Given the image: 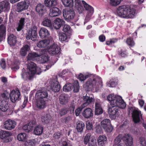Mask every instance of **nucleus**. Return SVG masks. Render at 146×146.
<instances>
[{
	"label": "nucleus",
	"instance_id": "f257e3e1",
	"mask_svg": "<svg viewBox=\"0 0 146 146\" xmlns=\"http://www.w3.org/2000/svg\"><path fill=\"white\" fill-rule=\"evenodd\" d=\"M107 99L111 106L108 109V113L111 119H114L119 114L120 111L119 110V108L123 109L125 108L126 104L121 96H116L114 94L109 95L107 96Z\"/></svg>",
	"mask_w": 146,
	"mask_h": 146
},
{
	"label": "nucleus",
	"instance_id": "f03ea898",
	"mask_svg": "<svg viewBox=\"0 0 146 146\" xmlns=\"http://www.w3.org/2000/svg\"><path fill=\"white\" fill-rule=\"evenodd\" d=\"M27 64V71L24 68L22 70L21 73L22 78L25 81L31 80L35 74L39 75L42 70L39 67H37L36 65L32 62H28Z\"/></svg>",
	"mask_w": 146,
	"mask_h": 146
},
{
	"label": "nucleus",
	"instance_id": "7ed1b4c3",
	"mask_svg": "<svg viewBox=\"0 0 146 146\" xmlns=\"http://www.w3.org/2000/svg\"><path fill=\"white\" fill-rule=\"evenodd\" d=\"M135 9L131 6L122 5L119 7L117 13L119 17L124 18L133 17L135 14Z\"/></svg>",
	"mask_w": 146,
	"mask_h": 146
},
{
	"label": "nucleus",
	"instance_id": "20e7f679",
	"mask_svg": "<svg viewBox=\"0 0 146 146\" xmlns=\"http://www.w3.org/2000/svg\"><path fill=\"white\" fill-rule=\"evenodd\" d=\"M123 137V140L127 146H133V142L131 136L129 134H125L123 136L119 134L114 140V143L115 145H118L121 142Z\"/></svg>",
	"mask_w": 146,
	"mask_h": 146
},
{
	"label": "nucleus",
	"instance_id": "39448f33",
	"mask_svg": "<svg viewBox=\"0 0 146 146\" xmlns=\"http://www.w3.org/2000/svg\"><path fill=\"white\" fill-rule=\"evenodd\" d=\"M63 16L65 20L74 24L78 20L77 16L75 15L74 11L72 9H64L63 11Z\"/></svg>",
	"mask_w": 146,
	"mask_h": 146
},
{
	"label": "nucleus",
	"instance_id": "423d86ee",
	"mask_svg": "<svg viewBox=\"0 0 146 146\" xmlns=\"http://www.w3.org/2000/svg\"><path fill=\"white\" fill-rule=\"evenodd\" d=\"M86 85L88 88L90 89H98L101 88L103 86L101 79L99 77L89 78L86 82Z\"/></svg>",
	"mask_w": 146,
	"mask_h": 146
},
{
	"label": "nucleus",
	"instance_id": "0eeeda50",
	"mask_svg": "<svg viewBox=\"0 0 146 146\" xmlns=\"http://www.w3.org/2000/svg\"><path fill=\"white\" fill-rule=\"evenodd\" d=\"M37 27L35 26H33L28 32L27 34L26 38L27 40L31 39L33 41H35L37 39Z\"/></svg>",
	"mask_w": 146,
	"mask_h": 146
},
{
	"label": "nucleus",
	"instance_id": "6e6552de",
	"mask_svg": "<svg viewBox=\"0 0 146 146\" xmlns=\"http://www.w3.org/2000/svg\"><path fill=\"white\" fill-rule=\"evenodd\" d=\"M101 125L105 130L108 132H111L113 128L111 124L110 120L109 119H105L101 122Z\"/></svg>",
	"mask_w": 146,
	"mask_h": 146
},
{
	"label": "nucleus",
	"instance_id": "1a4fd4ad",
	"mask_svg": "<svg viewBox=\"0 0 146 146\" xmlns=\"http://www.w3.org/2000/svg\"><path fill=\"white\" fill-rule=\"evenodd\" d=\"M30 4L29 0H25L18 3L17 4V11L21 12L27 9L28 8Z\"/></svg>",
	"mask_w": 146,
	"mask_h": 146
},
{
	"label": "nucleus",
	"instance_id": "9d476101",
	"mask_svg": "<svg viewBox=\"0 0 146 146\" xmlns=\"http://www.w3.org/2000/svg\"><path fill=\"white\" fill-rule=\"evenodd\" d=\"M83 99L84 102L82 105L85 107L90 104H91L94 101V99L92 95H89L86 94L84 95Z\"/></svg>",
	"mask_w": 146,
	"mask_h": 146
},
{
	"label": "nucleus",
	"instance_id": "9b49d317",
	"mask_svg": "<svg viewBox=\"0 0 146 146\" xmlns=\"http://www.w3.org/2000/svg\"><path fill=\"white\" fill-rule=\"evenodd\" d=\"M48 85L49 88L54 92H58L60 88V85L58 82L55 80H50Z\"/></svg>",
	"mask_w": 146,
	"mask_h": 146
},
{
	"label": "nucleus",
	"instance_id": "f8f14e48",
	"mask_svg": "<svg viewBox=\"0 0 146 146\" xmlns=\"http://www.w3.org/2000/svg\"><path fill=\"white\" fill-rule=\"evenodd\" d=\"M16 125L15 121L8 119L4 122L3 126L6 129L11 130L14 129Z\"/></svg>",
	"mask_w": 146,
	"mask_h": 146
},
{
	"label": "nucleus",
	"instance_id": "ddd939ff",
	"mask_svg": "<svg viewBox=\"0 0 146 146\" xmlns=\"http://www.w3.org/2000/svg\"><path fill=\"white\" fill-rule=\"evenodd\" d=\"M21 94L19 90L16 91H12L10 93V99L13 103H15L18 100H19Z\"/></svg>",
	"mask_w": 146,
	"mask_h": 146
},
{
	"label": "nucleus",
	"instance_id": "4468645a",
	"mask_svg": "<svg viewBox=\"0 0 146 146\" xmlns=\"http://www.w3.org/2000/svg\"><path fill=\"white\" fill-rule=\"evenodd\" d=\"M60 48L57 45L53 44L50 46L48 51L50 55H54L58 54L60 51Z\"/></svg>",
	"mask_w": 146,
	"mask_h": 146
},
{
	"label": "nucleus",
	"instance_id": "2eb2a0df",
	"mask_svg": "<svg viewBox=\"0 0 146 146\" xmlns=\"http://www.w3.org/2000/svg\"><path fill=\"white\" fill-rule=\"evenodd\" d=\"M132 116L133 121L135 123H137L140 121L142 115L141 111L138 109H134L133 110Z\"/></svg>",
	"mask_w": 146,
	"mask_h": 146
},
{
	"label": "nucleus",
	"instance_id": "dca6fc26",
	"mask_svg": "<svg viewBox=\"0 0 146 146\" xmlns=\"http://www.w3.org/2000/svg\"><path fill=\"white\" fill-rule=\"evenodd\" d=\"M9 1L5 0L0 2V13L2 12H7L9 9Z\"/></svg>",
	"mask_w": 146,
	"mask_h": 146
},
{
	"label": "nucleus",
	"instance_id": "f3484780",
	"mask_svg": "<svg viewBox=\"0 0 146 146\" xmlns=\"http://www.w3.org/2000/svg\"><path fill=\"white\" fill-rule=\"evenodd\" d=\"M48 94L46 90H38L35 95L37 99H44L47 100Z\"/></svg>",
	"mask_w": 146,
	"mask_h": 146
},
{
	"label": "nucleus",
	"instance_id": "a211bd4d",
	"mask_svg": "<svg viewBox=\"0 0 146 146\" xmlns=\"http://www.w3.org/2000/svg\"><path fill=\"white\" fill-rule=\"evenodd\" d=\"M36 10L39 16L41 17H42L46 11L45 7L41 4H38L37 5Z\"/></svg>",
	"mask_w": 146,
	"mask_h": 146
},
{
	"label": "nucleus",
	"instance_id": "6ab92c4d",
	"mask_svg": "<svg viewBox=\"0 0 146 146\" xmlns=\"http://www.w3.org/2000/svg\"><path fill=\"white\" fill-rule=\"evenodd\" d=\"M11 135L12 133L10 132L6 131H2L0 133V138L4 139L5 142H8L9 141V137Z\"/></svg>",
	"mask_w": 146,
	"mask_h": 146
},
{
	"label": "nucleus",
	"instance_id": "aec40b11",
	"mask_svg": "<svg viewBox=\"0 0 146 146\" xmlns=\"http://www.w3.org/2000/svg\"><path fill=\"white\" fill-rule=\"evenodd\" d=\"M46 100L41 99H38L36 103V106L37 108L40 109L45 108L46 105Z\"/></svg>",
	"mask_w": 146,
	"mask_h": 146
},
{
	"label": "nucleus",
	"instance_id": "412c9836",
	"mask_svg": "<svg viewBox=\"0 0 146 146\" xmlns=\"http://www.w3.org/2000/svg\"><path fill=\"white\" fill-rule=\"evenodd\" d=\"M93 111L91 109L87 108L85 109L82 112V115L86 118H89L93 116Z\"/></svg>",
	"mask_w": 146,
	"mask_h": 146
},
{
	"label": "nucleus",
	"instance_id": "4be33fe9",
	"mask_svg": "<svg viewBox=\"0 0 146 146\" xmlns=\"http://www.w3.org/2000/svg\"><path fill=\"white\" fill-rule=\"evenodd\" d=\"M74 6L79 14L83 12V8L81 5V2L80 0H74Z\"/></svg>",
	"mask_w": 146,
	"mask_h": 146
},
{
	"label": "nucleus",
	"instance_id": "5701e85b",
	"mask_svg": "<svg viewBox=\"0 0 146 146\" xmlns=\"http://www.w3.org/2000/svg\"><path fill=\"white\" fill-rule=\"evenodd\" d=\"M64 23V21L62 19L57 18L54 21L53 27L56 29H59Z\"/></svg>",
	"mask_w": 146,
	"mask_h": 146
},
{
	"label": "nucleus",
	"instance_id": "b1692460",
	"mask_svg": "<svg viewBox=\"0 0 146 146\" xmlns=\"http://www.w3.org/2000/svg\"><path fill=\"white\" fill-rule=\"evenodd\" d=\"M39 35L41 38H43L49 36L50 34L47 29L43 27L40 29L39 32Z\"/></svg>",
	"mask_w": 146,
	"mask_h": 146
},
{
	"label": "nucleus",
	"instance_id": "393cba45",
	"mask_svg": "<svg viewBox=\"0 0 146 146\" xmlns=\"http://www.w3.org/2000/svg\"><path fill=\"white\" fill-rule=\"evenodd\" d=\"M95 115H99L102 114L103 112V111L100 102L98 101H96L95 103Z\"/></svg>",
	"mask_w": 146,
	"mask_h": 146
},
{
	"label": "nucleus",
	"instance_id": "a878e982",
	"mask_svg": "<svg viewBox=\"0 0 146 146\" xmlns=\"http://www.w3.org/2000/svg\"><path fill=\"white\" fill-rule=\"evenodd\" d=\"M7 41L10 45H15L17 42L16 37L13 34L10 35L8 37Z\"/></svg>",
	"mask_w": 146,
	"mask_h": 146
},
{
	"label": "nucleus",
	"instance_id": "bb28decb",
	"mask_svg": "<svg viewBox=\"0 0 146 146\" xmlns=\"http://www.w3.org/2000/svg\"><path fill=\"white\" fill-rule=\"evenodd\" d=\"M61 13V11L59 9L56 7H53L50 10V13H49L51 17H55L59 16Z\"/></svg>",
	"mask_w": 146,
	"mask_h": 146
},
{
	"label": "nucleus",
	"instance_id": "cd10ccee",
	"mask_svg": "<svg viewBox=\"0 0 146 146\" xmlns=\"http://www.w3.org/2000/svg\"><path fill=\"white\" fill-rule=\"evenodd\" d=\"M8 102L5 100H0V109L3 112L6 111L9 109Z\"/></svg>",
	"mask_w": 146,
	"mask_h": 146
},
{
	"label": "nucleus",
	"instance_id": "c85d7f7f",
	"mask_svg": "<svg viewBox=\"0 0 146 146\" xmlns=\"http://www.w3.org/2000/svg\"><path fill=\"white\" fill-rule=\"evenodd\" d=\"M57 0H45V6L50 8L55 6L57 4Z\"/></svg>",
	"mask_w": 146,
	"mask_h": 146
},
{
	"label": "nucleus",
	"instance_id": "c756f323",
	"mask_svg": "<svg viewBox=\"0 0 146 146\" xmlns=\"http://www.w3.org/2000/svg\"><path fill=\"white\" fill-rule=\"evenodd\" d=\"M60 103L62 105L66 104L67 103L69 98L67 96L64 94H61L59 98Z\"/></svg>",
	"mask_w": 146,
	"mask_h": 146
},
{
	"label": "nucleus",
	"instance_id": "7c9ffc66",
	"mask_svg": "<svg viewBox=\"0 0 146 146\" xmlns=\"http://www.w3.org/2000/svg\"><path fill=\"white\" fill-rule=\"evenodd\" d=\"M51 117L48 113H46L41 117L42 122L44 124L48 123L51 120Z\"/></svg>",
	"mask_w": 146,
	"mask_h": 146
},
{
	"label": "nucleus",
	"instance_id": "2f4dec72",
	"mask_svg": "<svg viewBox=\"0 0 146 146\" xmlns=\"http://www.w3.org/2000/svg\"><path fill=\"white\" fill-rule=\"evenodd\" d=\"M43 129V127L41 126H36L35 128L33 133L36 135H40L42 134Z\"/></svg>",
	"mask_w": 146,
	"mask_h": 146
},
{
	"label": "nucleus",
	"instance_id": "473e14b6",
	"mask_svg": "<svg viewBox=\"0 0 146 146\" xmlns=\"http://www.w3.org/2000/svg\"><path fill=\"white\" fill-rule=\"evenodd\" d=\"M6 31V26L3 25L0 26V42L2 38L5 35Z\"/></svg>",
	"mask_w": 146,
	"mask_h": 146
},
{
	"label": "nucleus",
	"instance_id": "72a5a7b5",
	"mask_svg": "<svg viewBox=\"0 0 146 146\" xmlns=\"http://www.w3.org/2000/svg\"><path fill=\"white\" fill-rule=\"evenodd\" d=\"M39 57V55L38 53L33 52L29 53L28 54L27 57V60H36V58Z\"/></svg>",
	"mask_w": 146,
	"mask_h": 146
},
{
	"label": "nucleus",
	"instance_id": "f704fd0d",
	"mask_svg": "<svg viewBox=\"0 0 146 146\" xmlns=\"http://www.w3.org/2000/svg\"><path fill=\"white\" fill-rule=\"evenodd\" d=\"M85 128L84 123L82 121H78L77 122L76 129L78 132L80 133L83 131Z\"/></svg>",
	"mask_w": 146,
	"mask_h": 146
},
{
	"label": "nucleus",
	"instance_id": "c9c22d12",
	"mask_svg": "<svg viewBox=\"0 0 146 146\" xmlns=\"http://www.w3.org/2000/svg\"><path fill=\"white\" fill-rule=\"evenodd\" d=\"M49 43V41L47 40H41L37 44V46L39 48H43L47 46Z\"/></svg>",
	"mask_w": 146,
	"mask_h": 146
},
{
	"label": "nucleus",
	"instance_id": "e433bc0d",
	"mask_svg": "<svg viewBox=\"0 0 146 146\" xmlns=\"http://www.w3.org/2000/svg\"><path fill=\"white\" fill-rule=\"evenodd\" d=\"M83 3L85 9L88 11V14H93L94 12L93 8L84 1H83Z\"/></svg>",
	"mask_w": 146,
	"mask_h": 146
},
{
	"label": "nucleus",
	"instance_id": "4c0bfd02",
	"mask_svg": "<svg viewBox=\"0 0 146 146\" xmlns=\"http://www.w3.org/2000/svg\"><path fill=\"white\" fill-rule=\"evenodd\" d=\"M30 50V46L28 45H25L23 46L20 50V54L23 56H25L27 54V52Z\"/></svg>",
	"mask_w": 146,
	"mask_h": 146
},
{
	"label": "nucleus",
	"instance_id": "58836bf2",
	"mask_svg": "<svg viewBox=\"0 0 146 146\" xmlns=\"http://www.w3.org/2000/svg\"><path fill=\"white\" fill-rule=\"evenodd\" d=\"M62 1L66 7H72L74 5L73 0H62Z\"/></svg>",
	"mask_w": 146,
	"mask_h": 146
},
{
	"label": "nucleus",
	"instance_id": "ea45409f",
	"mask_svg": "<svg viewBox=\"0 0 146 146\" xmlns=\"http://www.w3.org/2000/svg\"><path fill=\"white\" fill-rule=\"evenodd\" d=\"M107 140L106 137L104 135H100L98 138V143L100 146H103L104 144V142Z\"/></svg>",
	"mask_w": 146,
	"mask_h": 146
},
{
	"label": "nucleus",
	"instance_id": "a19ab883",
	"mask_svg": "<svg viewBox=\"0 0 146 146\" xmlns=\"http://www.w3.org/2000/svg\"><path fill=\"white\" fill-rule=\"evenodd\" d=\"M41 24L44 27H50L52 25V23L50 20L45 17L43 19Z\"/></svg>",
	"mask_w": 146,
	"mask_h": 146
},
{
	"label": "nucleus",
	"instance_id": "79ce46f5",
	"mask_svg": "<svg viewBox=\"0 0 146 146\" xmlns=\"http://www.w3.org/2000/svg\"><path fill=\"white\" fill-rule=\"evenodd\" d=\"M91 138L94 139V138L93 137L91 136V133H87L84 139V143L86 145L88 143H89L90 141L91 140Z\"/></svg>",
	"mask_w": 146,
	"mask_h": 146
},
{
	"label": "nucleus",
	"instance_id": "37998d69",
	"mask_svg": "<svg viewBox=\"0 0 146 146\" xmlns=\"http://www.w3.org/2000/svg\"><path fill=\"white\" fill-rule=\"evenodd\" d=\"M73 88V86L71 83H69L66 84L63 87V90L68 92L70 91Z\"/></svg>",
	"mask_w": 146,
	"mask_h": 146
},
{
	"label": "nucleus",
	"instance_id": "c03bdc74",
	"mask_svg": "<svg viewBox=\"0 0 146 146\" xmlns=\"http://www.w3.org/2000/svg\"><path fill=\"white\" fill-rule=\"evenodd\" d=\"M25 20V19L24 18H22L20 20L18 26L17 28V31H20L23 28L24 25Z\"/></svg>",
	"mask_w": 146,
	"mask_h": 146
},
{
	"label": "nucleus",
	"instance_id": "a18cd8bd",
	"mask_svg": "<svg viewBox=\"0 0 146 146\" xmlns=\"http://www.w3.org/2000/svg\"><path fill=\"white\" fill-rule=\"evenodd\" d=\"M123 0H110V4L111 6L116 7L119 5Z\"/></svg>",
	"mask_w": 146,
	"mask_h": 146
},
{
	"label": "nucleus",
	"instance_id": "49530a36",
	"mask_svg": "<svg viewBox=\"0 0 146 146\" xmlns=\"http://www.w3.org/2000/svg\"><path fill=\"white\" fill-rule=\"evenodd\" d=\"M67 135L68 138L72 140L76 138V133L72 130L68 131Z\"/></svg>",
	"mask_w": 146,
	"mask_h": 146
},
{
	"label": "nucleus",
	"instance_id": "de8ad7c7",
	"mask_svg": "<svg viewBox=\"0 0 146 146\" xmlns=\"http://www.w3.org/2000/svg\"><path fill=\"white\" fill-rule=\"evenodd\" d=\"M26 135L25 133H20L17 135V139L19 141H24L26 138Z\"/></svg>",
	"mask_w": 146,
	"mask_h": 146
},
{
	"label": "nucleus",
	"instance_id": "09e8293b",
	"mask_svg": "<svg viewBox=\"0 0 146 146\" xmlns=\"http://www.w3.org/2000/svg\"><path fill=\"white\" fill-rule=\"evenodd\" d=\"M68 112L67 109L65 108H63L60 110L58 111V114L60 116H62L66 114Z\"/></svg>",
	"mask_w": 146,
	"mask_h": 146
},
{
	"label": "nucleus",
	"instance_id": "8fccbe9b",
	"mask_svg": "<svg viewBox=\"0 0 146 146\" xmlns=\"http://www.w3.org/2000/svg\"><path fill=\"white\" fill-rule=\"evenodd\" d=\"M73 91L75 92H77L79 91V87L78 82L76 80L74 82V84L73 86Z\"/></svg>",
	"mask_w": 146,
	"mask_h": 146
},
{
	"label": "nucleus",
	"instance_id": "3c124183",
	"mask_svg": "<svg viewBox=\"0 0 146 146\" xmlns=\"http://www.w3.org/2000/svg\"><path fill=\"white\" fill-rule=\"evenodd\" d=\"M59 40L61 41L66 40L67 39L66 35L64 33H61L59 34Z\"/></svg>",
	"mask_w": 146,
	"mask_h": 146
},
{
	"label": "nucleus",
	"instance_id": "603ef678",
	"mask_svg": "<svg viewBox=\"0 0 146 146\" xmlns=\"http://www.w3.org/2000/svg\"><path fill=\"white\" fill-rule=\"evenodd\" d=\"M63 31L65 33H68L70 34L71 33V29L70 26L67 25H65L63 27Z\"/></svg>",
	"mask_w": 146,
	"mask_h": 146
},
{
	"label": "nucleus",
	"instance_id": "864d4df0",
	"mask_svg": "<svg viewBox=\"0 0 146 146\" xmlns=\"http://www.w3.org/2000/svg\"><path fill=\"white\" fill-rule=\"evenodd\" d=\"M89 75L88 74H85L84 75L82 74H80L78 76V78L79 80L83 81L85 80L86 78L89 77Z\"/></svg>",
	"mask_w": 146,
	"mask_h": 146
},
{
	"label": "nucleus",
	"instance_id": "5fc2aeb1",
	"mask_svg": "<svg viewBox=\"0 0 146 146\" xmlns=\"http://www.w3.org/2000/svg\"><path fill=\"white\" fill-rule=\"evenodd\" d=\"M126 43L129 46L131 47L133 46L135 44L134 41L130 38H129L127 39Z\"/></svg>",
	"mask_w": 146,
	"mask_h": 146
},
{
	"label": "nucleus",
	"instance_id": "6e6d98bb",
	"mask_svg": "<svg viewBox=\"0 0 146 146\" xmlns=\"http://www.w3.org/2000/svg\"><path fill=\"white\" fill-rule=\"evenodd\" d=\"M48 56L46 55H44L41 57L40 59V63H44L46 62L48 60Z\"/></svg>",
	"mask_w": 146,
	"mask_h": 146
},
{
	"label": "nucleus",
	"instance_id": "4d7b16f0",
	"mask_svg": "<svg viewBox=\"0 0 146 146\" xmlns=\"http://www.w3.org/2000/svg\"><path fill=\"white\" fill-rule=\"evenodd\" d=\"M117 39L115 38H113L110 39V40L107 41L106 42V44L108 45H111L117 42Z\"/></svg>",
	"mask_w": 146,
	"mask_h": 146
},
{
	"label": "nucleus",
	"instance_id": "13d9d810",
	"mask_svg": "<svg viewBox=\"0 0 146 146\" xmlns=\"http://www.w3.org/2000/svg\"><path fill=\"white\" fill-rule=\"evenodd\" d=\"M22 129L27 132H29L32 130L29 124L24 126Z\"/></svg>",
	"mask_w": 146,
	"mask_h": 146
},
{
	"label": "nucleus",
	"instance_id": "bf43d9fd",
	"mask_svg": "<svg viewBox=\"0 0 146 146\" xmlns=\"http://www.w3.org/2000/svg\"><path fill=\"white\" fill-rule=\"evenodd\" d=\"M85 107L82 105L80 107L78 108L75 111L76 115L78 116L80 114L81 111Z\"/></svg>",
	"mask_w": 146,
	"mask_h": 146
},
{
	"label": "nucleus",
	"instance_id": "052dcab7",
	"mask_svg": "<svg viewBox=\"0 0 146 146\" xmlns=\"http://www.w3.org/2000/svg\"><path fill=\"white\" fill-rule=\"evenodd\" d=\"M62 136V134L59 132L55 133L53 135V137L55 140H57Z\"/></svg>",
	"mask_w": 146,
	"mask_h": 146
},
{
	"label": "nucleus",
	"instance_id": "680f3d73",
	"mask_svg": "<svg viewBox=\"0 0 146 146\" xmlns=\"http://www.w3.org/2000/svg\"><path fill=\"white\" fill-rule=\"evenodd\" d=\"M93 14H87L86 16L84 22V24H85L86 23L88 22L91 19V17Z\"/></svg>",
	"mask_w": 146,
	"mask_h": 146
},
{
	"label": "nucleus",
	"instance_id": "e2e57ef3",
	"mask_svg": "<svg viewBox=\"0 0 146 146\" xmlns=\"http://www.w3.org/2000/svg\"><path fill=\"white\" fill-rule=\"evenodd\" d=\"M0 65L3 69H5L6 66V62L4 59H2L0 61Z\"/></svg>",
	"mask_w": 146,
	"mask_h": 146
},
{
	"label": "nucleus",
	"instance_id": "0e129e2a",
	"mask_svg": "<svg viewBox=\"0 0 146 146\" xmlns=\"http://www.w3.org/2000/svg\"><path fill=\"white\" fill-rule=\"evenodd\" d=\"M89 146H97L96 140L92 139L88 143Z\"/></svg>",
	"mask_w": 146,
	"mask_h": 146
},
{
	"label": "nucleus",
	"instance_id": "69168bd1",
	"mask_svg": "<svg viewBox=\"0 0 146 146\" xmlns=\"http://www.w3.org/2000/svg\"><path fill=\"white\" fill-rule=\"evenodd\" d=\"M139 143L143 146H145L146 145V141L144 138L140 137L139 139Z\"/></svg>",
	"mask_w": 146,
	"mask_h": 146
},
{
	"label": "nucleus",
	"instance_id": "338daca9",
	"mask_svg": "<svg viewBox=\"0 0 146 146\" xmlns=\"http://www.w3.org/2000/svg\"><path fill=\"white\" fill-rule=\"evenodd\" d=\"M30 127L33 129V127L36 125V122L35 120L31 121L28 123Z\"/></svg>",
	"mask_w": 146,
	"mask_h": 146
},
{
	"label": "nucleus",
	"instance_id": "774afa93",
	"mask_svg": "<svg viewBox=\"0 0 146 146\" xmlns=\"http://www.w3.org/2000/svg\"><path fill=\"white\" fill-rule=\"evenodd\" d=\"M35 144L32 141H29L25 143V146H34Z\"/></svg>",
	"mask_w": 146,
	"mask_h": 146
}]
</instances>
